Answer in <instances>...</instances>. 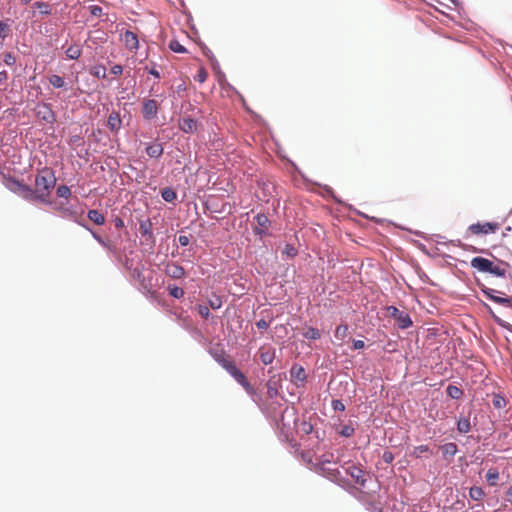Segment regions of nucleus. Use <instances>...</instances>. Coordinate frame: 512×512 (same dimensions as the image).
<instances>
[{
	"instance_id": "42",
	"label": "nucleus",
	"mask_w": 512,
	"mask_h": 512,
	"mask_svg": "<svg viewBox=\"0 0 512 512\" xmlns=\"http://www.w3.org/2000/svg\"><path fill=\"white\" fill-rule=\"evenodd\" d=\"M505 269L499 267V266H496L492 263L491 265V270H489L488 273H491L495 276H498V277H504L505 276Z\"/></svg>"
},
{
	"instance_id": "44",
	"label": "nucleus",
	"mask_w": 512,
	"mask_h": 512,
	"mask_svg": "<svg viewBox=\"0 0 512 512\" xmlns=\"http://www.w3.org/2000/svg\"><path fill=\"white\" fill-rule=\"evenodd\" d=\"M481 291H482V292H483V294H484L486 297H488L490 300H492V298H495V297H496V295H495L496 290H494V289H491V288H488V287H486V286L482 285V287H481Z\"/></svg>"
},
{
	"instance_id": "33",
	"label": "nucleus",
	"mask_w": 512,
	"mask_h": 512,
	"mask_svg": "<svg viewBox=\"0 0 512 512\" xmlns=\"http://www.w3.org/2000/svg\"><path fill=\"white\" fill-rule=\"evenodd\" d=\"M57 196L68 199L71 195V190L67 185H60L56 190Z\"/></svg>"
},
{
	"instance_id": "41",
	"label": "nucleus",
	"mask_w": 512,
	"mask_h": 512,
	"mask_svg": "<svg viewBox=\"0 0 512 512\" xmlns=\"http://www.w3.org/2000/svg\"><path fill=\"white\" fill-rule=\"evenodd\" d=\"M354 432L355 429L351 425H344L339 431V434L343 437H351L353 436Z\"/></svg>"
},
{
	"instance_id": "4",
	"label": "nucleus",
	"mask_w": 512,
	"mask_h": 512,
	"mask_svg": "<svg viewBox=\"0 0 512 512\" xmlns=\"http://www.w3.org/2000/svg\"><path fill=\"white\" fill-rule=\"evenodd\" d=\"M227 372L249 393L252 392V386L248 382L246 376L235 366L228 365Z\"/></svg>"
},
{
	"instance_id": "60",
	"label": "nucleus",
	"mask_w": 512,
	"mask_h": 512,
	"mask_svg": "<svg viewBox=\"0 0 512 512\" xmlns=\"http://www.w3.org/2000/svg\"><path fill=\"white\" fill-rule=\"evenodd\" d=\"M507 500L512 504V485L506 491Z\"/></svg>"
},
{
	"instance_id": "16",
	"label": "nucleus",
	"mask_w": 512,
	"mask_h": 512,
	"mask_svg": "<svg viewBox=\"0 0 512 512\" xmlns=\"http://www.w3.org/2000/svg\"><path fill=\"white\" fill-rule=\"evenodd\" d=\"M120 115L116 112H112L107 120V125L111 131H118L121 127Z\"/></svg>"
},
{
	"instance_id": "18",
	"label": "nucleus",
	"mask_w": 512,
	"mask_h": 512,
	"mask_svg": "<svg viewBox=\"0 0 512 512\" xmlns=\"http://www.w3.org/2000/svg\"><path fill=\"white\" fill-rule=\"evenodd\" d=\"M3 184L7 189L12 191L13 193H17L20 186L22 185V183L19 182L17 179L7 176H4Z\"/></svg>"
},
{
	"instance_id": "26",
	"label": "nucleus",
	"mask_w": 512,
	"mask_h": 512,
	"mask_svg": "<svg viewBox=\"0 0 512 512\" xmlns=\"http://www.w3.org/2000/svg\"><path fill=\"white\" fill-rule=\"evenodd\" d=\"M427 453L432 454V451L429 448V446L428 445H420V446H417L414 448L411 455L415 458H421L423 456V454H427Z\"/></svg>"
},
{
	"instance_id": "62",
	"label": "nucleus",
	"mask_w": 512,
	"mask_h": 512,
	"mask_svg": "<svg viewBox=\"0 0 512 512\" xmlns=\"http://www.w3.org/2000/svg\"><path fill=\"white\" fill-rule=\"evenodd\" d=\"M8 74L6 71H0V82L7 80Z\"/></svg>"
},
{
	"instance_id": "5",
	"label": "nucleus",
	"mask_w": 512,
	"mask_h": 512,
	"mask_svg": "<svg viewBox=\"0 0 512 512\" xmlns=\"http://www.w3.org/2000/svg\"><path fill=\"white\" fill-rule=\"evenodd\" d=\"M227 372L249 393L252 392V386L248 382L246 376L235 366L228 365Z\"/></svg>"
},
{
	"instance_id": "48",
	"label": "nucleus",
	"mask_w": 512,
	"mask_h": 512,
	"mask_svg": "<svg viewBox=\"0 0 512 512\" xmlns=\"http://www.w3.org/2000/svg\"><path fill=\"white\" fill-rule=\"evenodd\" d=\"M209 305L212 309H219L222 306V301L219 297L209 300Z\"/></svg>"
},
{
	"instance_id": "23",
	"label": "nucleus",
	"mask_w": 512,
	"mask_h": 512,
	"mask_svg": "<svg viewBox=\"0 0 512 512\" xmlns=\"http://www.w3.org/2000/svg\"><path fill=\"white\" fill-rule=\"evenodd\" d=\"M446 392L447 395L452 399H460L463 396V391L455 385H448Z\"/></svg>"
},
{
	"instance_id": "56",
	"label": "nucleus",
	"mask_w": 512,
	"mask_h": 512,
	"mask_svg": "<svg viewBox=\"0 0 512 512\" xmlns=\"http://www.w3.org/2000/svg\"><path fill=\"white\" fill-rule=\"evenodd\" d=\"M365 344H364V341L362 340H354L353 341V348L355 350H359V349H362L364 348Z\"/></svg>"
},
{
	"instance_id": "54",
	"label": "nucleus",
	"mask_w": 512,
	"mask_h": 512,
	"mask_svg": "<svg viewBox=\"0 0 512 512\" xmlns=\"http://www.w3.org/2000/svg\"><path fill=\"white\" fill-rule=\"evenodd\" d=\"M269 324L270 323L264 319H260L259 321L256 322V326L261 330L267 329L269 327Z\"/></svg>"
},
{
	"instance_id": "25",
	"label": "nucleus",
	"mask_w": 512,
	"mask_h": 512,
	"mask_svg": "<svg viewBox=\"0 0 512 512\" xmlns=\"http://www.w3.org/2000/svg\"><path fill=\"white\" fill-rule=\"evenodd\" d=\"M48 81L54 88H63L65 86L64 78L57 74L49 76Z\"/></svg>"
},
{
	"instance_id": "38",
	"label": "nucleus",
	"mask_w": 512,
	"mask_h": 512,
	"mask_svg": "<svg viewBox=\"0 0 512 512\" xmlns=\"http://www.w3.org/2000/svg\"><path fill=\"white\" fill-rule=\"evenodd\" d=\"M169 47L173 52H176V53L186 52V49L184 48V46L181 45L177 40L171 41L169 44Z\"/></svg>"
},
{
	"instance_id": "49",
	"label": "nucleus",
	"mask_w": 512,
	"mask_h": 512,
	"mask_svg": "<svg viewBox=\"0 0 512 512\" xmlns=\"http://www.w3.org/2000/svg\"><path fill=\"white\" fill-rule=\"evenodd\" d=\"M90 13L93 16L99 17L102 15V8L98 5H92L90 6Z\"/></svg>"
},
{
	"instance_id": "28",
	"label": "nucleus",
	"mask_w": 512,
	"mask_h": 512,
	"mask_svg": "<svg viewBox=\"0 0 512 512\" xmlns=\"http://www.w3.org/2000/svg\"><path fill=\"white\" fill-rule=\"evenodd\" d=\"M348 336V326L341 324L337 326L335 330V338L339 341H343Z\"/></svg>"
},
{
	"instance_id": "10",
	"label": "nucleus",
	"mask_w": 512,
	"mask_h": 512,
	"mask_svg": "<svg viewBox=\"0 0 512 512\" xmlns=\"http://www.w3.org/2000/svg\"><path fill=\"white\" fill-rule=\"evenodd\" d=\"M179 128L184 133H195L198 129V123L195 119L190 117H184L179 121Z\"/></svg>"
},
{
	"instance_id": "17",
	"label": "nucleus",
	"mask_w": 512,
	"mask_h": 512,
	"mask_svg": "<svg viewBox=\"0 0 512 512\" xmlns=\"http://www.w3.org/2000/svg\"><path fill=\"white\" fill-rule=\"evenodd\" d=\"M275 353L274 350L271 348H264L262 347L260 349V359L263 364L268 365L271 364L274 360Z\"/></svg>"
},
{
	"instance_id": "40",
	"label": "nucleus",
	"mask_w": 512,
	"mask_h": 512,
	"mask_svg": "<svg viewBox=\"0 0 512 512\" xmlns=\"http://www.w3.org/2000/svg\"><path fill=\"white\" fill-rule=\"evenodd\" d=\"M215 360L227 371L228 365H233L234 363L228 360L223 355H215Z\"/></svg>"
},
{
	"instance_id": "57",
	"label": "nucleus",
	"mask_w": 512,
	"mask_h": 512,
	"mask_svg": "<svg viewBox=\"0 0 512 512\" xmlns=\"http://www.w3.org/2000/svg\"><path fill=\"white\" fill-rule=\"evenodd\" d=\"M388 311H389L390 315L392 317H394L395 319L397 318L398 314L400 313V311L394 306L388 307Z\"/></svg>"
},
{
	"instance_id": "46",
	"label": "nucleus",
	"mask_w": 512,
	"mask_h": 512,
	"mask_svg": "<svg viewBox=\"0 0 512 512\" xmlns=\"http://www.w3.org/2000/svg\"><path fill=\"white\" fill-rule=\"evenodd\" d=\"M332 408L335 411H344L345 405L343 404V402L341 400L335 399L332 401Z\"/></svg>"
},
{
	"instance_id": "36",
	"label": "nucleus",
	"mask_w": 512,
	"mask_h": 512,
	"mask_svg": "<svg viewBox=\"0 0 512 512\" xmlns=\"http://www.w3.org/2000/svg\"><path fill=\"white\" fill-rule=\"evenodd\" d=\"M169 294L174 298H181L184 296V290L177 286H169L168 287Z\"/></svg>"
},
{
	"instance_id": "12",
	"label": "nucleus",
	"mask_w": 512,
	"mask_h": 512,
	"mask_svg": "<svg viewBox=\"0 0 512 512\" xmlns=\"http://www.w3.org/2000/svg\"><path fill=\"white\" fill-rule=\"evenodd\" d=\"M16 194H18L27 201L38 200V195L35 193V190H33L31 187L23 183Z\"/></svg>"
},
{
	"instance_id": "21",
	"label": "nucleus",
	"mask_w": 512,
	"mask_h": 512,
	"mask_svg": "<svg viewBox=\"0 0 512 512\" xmlns=\"http://www.w3.org/2000/svg\"><path fill=\"white\" fill-rule=\"evenodd\" d=\"M81 53L82 50L77 44L70 45L65 51L66 56L72 60L78 59L81 56Z\"/></svg>"
},
{
	"instance_id": "14",
	"label": "nucleus",
	"mask_w": 512,
	"mask_h": 512,
	"mask_svg": "<svg viewBox=\"0 0 512 512\" xmlns=\"http://www.w3.org/2000/svg\"><path fill=\"white\" fill-rule=\"evenodd\" d=\"M442 455L445 459L453 458L458 451V447L455 443L449 442L441 446Z\"/></svg>"
},
{
	"instance_id": "8",
	"label": "nucleus",
	"mask_w": 512,
	"mask_h": 512,
	"mask_svg": "<svg viewBox=\"0 0 512 512\" xmlns=\"http://www.w3.org/2000/svg\"><path fill=\"white\" fill-rule=\"evenodd\" d=\"M165 273L173 279H181L185 276L184 268L176 263H168L165 268Z\"/></svg>"
},
{
	"instance_id": "51",
	"label": "nucleus",
	"mask_w": 512,
	"mask_h": 512,
	"mask_svg": "<svg viewBox=\"0 0 512 512\" xmlns=\"http://www.w3.org/2000/svg\"><path fill=\"white\" fill-rule=\"evenodd\" d=\"M382 459L384 460V462L386 463H392L393 460H394V455L392 452L390 451H385L383 453V456H382Z\"/></svg>"
},
{
	"instance_id": "22",
	"label": "nucleus",
	"mask_w": 512,
	"mask_h": 512,
	"mask_svg": "<svg viewBox=\"0 0 512 512\" xmlns=\"http://www.w3.org/2000/svg\"><path fill=\"white\" fill-rule=\"evenodd\" d=\"M469 496L475 501H481L485 496L484 490L481 487L473 486L469 490Z\"/></svg>"
},
{
	"instance_id": "11",
	"label": "nucleus",
	"mask_w": 512,
	"mask_h": 512,
	"mask_svg": "<svg viewBox=\"0 0 512 512\" xmlns=\"http://www.w3.org/2000/svg\"><path fill=\"white\" fill-rule=\"evenodd\" d=\"M492 261L483 257H474L471 260V266L481 272H489L491 270Z\"/></svg>"
},
{
	"instance_id": "61",
	"label": "nucleus",
	"mask_w": 512,
	"mask_h": 512,
	"mask_svg": "<svg viewBox=\"0 0 512 512\" xmlns=\"http://www.w3.org/2000/svg\"><path fill=\"white\" fill-rule=\"evenodd\" d=\"M93 237L103 246H107V244L105 243V241L97 234L93 233Z\"/></svg>"
},
{
	"instance_id": "45",
	"label": "nucleus",
	"mask_w": 512,
	"mask_h": 512,
	"mask_svg": "<svg viewBox=\"0 0 512 512\" xmlns=\"http://www.w3.org/2000/svg\"><path fill=\"white\" fill-rule=\"evenodd\" d=\"M139 229H140V232L142 235H146V234L150 233V229H151L150 221L141 222Z\"/></svg>"
},
{
	"instance_id": "30",
	"label": "nucleus",
	"mask_w": 512,
	"mask_h": 512,
	"mask_svg": "<svg viewBox=\"0 0 512 512\" xmlns=\"http://www.w3.org/2000/svg\"><path fill=\"white\" fill-rule=\"evenodd\" d=\"M492 404L496 409H503L506 407L507 401L500 394H493Z\"/></svg>"
},
{
	"instance_id": "9",
	"label": "nucleus",
	"mask_w": 512,
	"mask_h": 512,
	"mask_svg": "<svg viewBox=\"0 0 512 512\" xmlns=\"http://www.w3.org/2000/svg\"><path fill=\"white\" fill-rule=\"evenodd\" d=\"M346 472L354 479L355 483L359 485H364L366 482L365 474L362 469L357 467L354 464H351L347 469Z\"/></svg>"
},
{
	"instance_id": "63",
	"label": "nucleus",
	"mask_w": 512,
	"mask_h": 512,
	"mask_svg": "<svg viewBox=\"0 0 512 512\" xmlns=\"http://www.w3.org/2000/svg\"><path fill=\"white\" fill-rule=\"evenodd\" d=\"M149 73H150L151 75H153L154 77H156V78H160V74H159V72H158L156 69H151V70L149 71Z\"/></svg>"
},
{
	"instance_id": "35",
	"label": "nucleus",
	"mask_w": 512,
	"mask_h": 512,
	"mask_svg": "<svg viewBox=\"0 0 512 512\" xmlns=\"http://www.w3.org/2000/svg\"><path fill=\"white\" fill-rule=\"evenodd\" d=\"M255 219L260 228H262V229L267 228V226L269 224V219L265 214L259 213L255 217Z\"/></svg>"
},
{
	"instance_id": "6",
	"label": "nucleus",
	"mask_w": 512,
	"mask_h": 512,
	"mask_svg": "<svg viewBox=\"0 0 512 512\" xmlns=\"http://www.w3.org/2000/svg\"><path fill=\"white\" fill-rule=\"evenodd\" d=\"M158 113V103L154 99H146L142 105V115L146 120L154 119Z\"/></svg>"
},
{
	"instance_id": "13",
	"label": "nucleus",
	"mask_w": 512,
	"mask_h": 512,
	"mask_svg": "<svg viewBox=\"0 0 512 512\" xmlns=\"http://www.w3.org/2000/svg\"><path fill=\"white\" fill-rule=\"evenodd\" d=\"M290 374L293 381L304 382L306 380L305 370L300 365H293Z\"/></svg>"
},
{
	"instance_id": "24",
	"label": "nucleus",
	"mask_w": 512,
	"mask_h": 512,
	"mask_svg": "<svg viewBox=\"0 0 512 512\" xmlns=\"http://www.w3.org/2000/svg\"><path fill=\"white\" fill-rule=\"evenodd\" d=\"M499 479V472L496 468H491L486 473V480L490 486H495Z\"/></svg>"
},
{
	"instance_id": "3",
	"label": "nucleus",
	"mask_w": 512,
	"mask_h": 512,
	"mask_svg": "<svg viewBox=\"0 0 512 512\" xmlns=\"http://www.w3.org/2000/svg\"><path fill=\"white\" fill-rule=\"evenodd\" d=\"M120 40L126 49L131 52H136L139 48L138 36L133 31L126 30L125 32L121 33Z\"/></svg>"
},
{
	"instance_id": "43",
	"label": "nucleus",
	"mask_w": 512,
	"mask_h": 512,
	"mask_svg": "<svg viewBox=\"0 0 512 512\" xmlns=\"http://www.w3.org/2000/svg\"><path fill=\"white\" fill-rule=\"evenodd\" d=\"M197 310H198V313L201 315V317L204 319H208V317L210 316V310L205 305H199L197 307Z\"/></svg>"
},
{
	"instance_id": "27",
	"label": "nucleus",
	"mask_w": 512,
	"mask_h": 512,
	"mask_svg": "<svg viewBox=\"0 0 512 512\" xmlns=\"http://www.w3.org/2000/svg\"><path fill=\"white\" fill-rule=\"evenodd\" d=\"M303 337L306 338V339L317 340V339H319L321 337V333H320V331L317 328L308 327L303 332Z\"/></svg>"
},
{
	"instance_id": "34",
	"label": "nucleus",
	"mask_w": 512,
	"mask_h": 512,
	"mask_svg": "<svg viewBox=\"0 0 512 512\" xmlns=\"http://www.w3.org/2000/svg\"><path fill=\"white\" fill-rule=\"evenodd\" d=\"M492 301L505 307H512V297L496 296Z\"/></svg>"
},
{
	"instance_id": "37",
	"label": "nucleus",
	"mask_w": 512,
	"mask_h": 512,
	"mask_svg": "<svg viewBox=\"0 0 512 512\" xmlns=\"http://www.w3.org/2000/svg\"><path fill=\"white\" fill-rule=\"evenodd\" d=\"M34 6L37 7L42 14L49 15L51 13V8L48 3L45 2H36Z\"/></svg>"
},
{
	"instance_id": "64",
	"label": "nucleus",
	"mask_w": 512,
	"mask_h": 512,
	"mask_svg": "<svg viewBox=\"0 0 512 512\" xmlns=\"http://www.w3.org/2000/svg\"><path fill=\"white\" fill-rule=\"evenodd\" d=\"M54 209H55L56 211H60V212H62V213H66V212H67V209H66V208H64V207H62V206H58V205H55Z\"/></svg>"
},
{
	"instance_id": "59",
	"label": "nucleus",
	"mask_w": 512,
	"mask_h": 512,
	"mask_svg": "<svg viewBox=\"0 0 512 512\" xmlns=\"http://www.w3.org/2000/svg\"><path fill=\"white\" fill-rule=\"evenodd\" d=\"M114 224H115V227L118 229H121L124 227V221L120 217L115 218Z\"/></svg>"
},
{
	"instance_id": "19",
	"label": "nucleus",
	"mask_w": 512,
	"mask_h": 512,
	"mask_svg": "<svg viewBox=\"0 0 512 512\" xmlns=\"http://www.w3.org/2000/svg\"><path fill=\"white\" fill-rule=\"evenodd\" d=\"M87 217L89 220L94 222L97 225H103L105 223V217L104 215L99 212L98 210L91 209L87 213Z\"/></svg>"
},
{
	"instance_id": "15",
	"label": "nucleus",
	"mask_w": 512,
	"mask_h": 512,
	"mask_svg": "<svg viewBox=\"0 0 512 512\" xmlns=\"http://www.w3.org/2000/svg\"><path fill=\"white\" fill-rule=\"evenodd\" d=\"M146 153L151 158H159L163 154V146L160 143H151L147 145Z\"/></svg>"
},
{
	"instance_id": "32",
	"label": "nucleus",
	"mask_w": 512,
	"mask_h": 512,
	"mask_svg": "<svg viewBox=\"0 0 512 512\" xmlns=\"http://www.w3.org/2000/svg\"><path fill=\"white\" fill-rule=\"evenodd\" d=\"M91 74L97 78H106V69L103 65H98L92 68Z\"/></svg>"
},
{
	"instance_id": "2",
	"label": "nucleus",
	"mask_w": 512,
	"mask_h": 512,
	"mask_svg": "<svg viewBox=\"0 0 512 512\" xmlns=\"http://www.w3.org/2000/svg\"><path fill=\"white\" fill-rule=\"evenodd\" d=\"M499 229L496 222L474 223L468 227V231L473 235L493 234Z\"/></svg>"
},
{
	"instance_id": "1",
	"label": "nucleus",
	"mask_w": 512,
	"mask_h": 512,
	"mask_svg": "<svg viewBox=\"0 0 512 512\" xmlns=\"http://www.w3.org/2000/svg\"><path fill=\"white\" fill-rule=\"evenodd\" d=\"M56 184V177L54 172L49 168H44L36 175L35 178V193L38 195V200L43 203H48V198Z\"/></svg>"
},
{
	"instance_id": "55",
	"label": "nucleus",
	"mask_w": 512,
	"mask_h": 512,
	"mask_svg": "<svg viewBox=\"0 0 512 512\" xmlns=\"http://www.w3.org/2000/svg\"><path fill=\"white\" fill-rule=\"evenodd\" d=\"M326 476L331 480H337L338 475L340 472L338 470H327Z\"/></svg>"
},
{
	"instance_id": "52",
	"label": "nucleus",
	"mask_w": 512,
	"mask_h": 512,
	"mask_svg": "<svg viewBox=\"0 0 512 512\" xmlns=\"http://www.w3.org/2000/svg\"><path fill=\"white\" fill-rule=\"evenodd\" d=\"M8 25L0 21V38L4 39L7 36Z\"/></svg>"
},
{
	"instance_id": "39",
	"label": "nucleus",
	"mask_w": 512,
	"mask_h": 512,
	"mask_svg": "<svg viewBox=\"0 0 512 512\" xmlns=\"http://www.w3.org/2000/svg\"><path fill=\"white\" fill-rule=\"evenodd\" d=\"M207 77H208V73H207L206 69H205V68H203V67H201V68L198 70L197 74L195 75L194 79H195L197 82H199V83H203V82H205V81H206Z\"/></svg>"
},
{
	"instance_id": "50",
	"label": "nucleus",
	"mask_w": 512,
	"mask_h": 512,
	"mask_svg": "<svg viewBox=\"0 0 512 512\" xmlns=\"http://www.w3.org/2000/svg\"><path fill=\"white\" fill-rule=\"evenodd\" d=\"M110 72L115 76H119L123 73V67L119 64H116L111 67Z\"/></svg>"
},
{
	"instance_id": "47",
	"label": "nucleus",
	"mask_w": 512,
	"mask_h": 512,
	"mask_svg": "<svg viewBox=\"0 0 512 512\" xmlns=\"http://www.w3.org/2000/svg\"><path fill=\"white\" fill-rule=\"evenodd\" d=\"M4 62L6 65L12 66L15 64V57L13 56L12 53L7 52L4 54Z\"/></svg>"
},
{
	"instance_id": "53",
	"label": "nucleus",
	"mask_w": 512,
	"mask_h": 512,
	"mask_svg": "<svg viewBox=\"0 0 512 512\" xmlns=\"http://www.w3.org/2000/svg\"><path fill=\"white\" fill-rule=\"evenodd\" d=\"M333 455L332 454H327V455H323L322 456V460H321V464H322V467H321V470L323 473H326V468L324 467L325 463H330V457H332Z\"/></svg>"
},
{
	"instance_id": "20",
	"label": "nucleus",
	"mask_w": 512,
	"mask_h": 512,
	"mask_svg": "<svg viewBox=\"0 0 512 512\" xmlns=\"http://www.w3.org/2000/svg\"><path fill=\"white\" fill-rule=\"evenodd\" d=\"M398 327L401 329L409 328L412 325V320L407 313L400 312L396 318Z\"/></svg>"
},
{
	"instance_id": "58",
	"label": "nucleus",
	"mask_w": 512,
	"mask_h": 512,
	"mask_svg": "<svg viewBox=\"0 0 512 512\" xmlns=\"http://www.w3.org/2000/svg\"><path fill=\"white\" fill-rule=\"evenodd\" d=\"M178 240L181 246H187L189 244V238L187 236L181 235Z\"/></svg>"
},
{
	"instance_id": "31",
	"label": "nucleus",
	"mask_w": 512,
	"mask_h": 512,
	"mask_svg": "<svg viewBox=\"0 0 512 512\" xmlns=\"http://www.w3.org/2000/svg\"><path fill=\"white\" fill-rule=\"evenodd\" d=\"M161 196L166 202H173L177 197L176 192L171 188L163 189L161 192Z\"/></svg>"
},
{
	"instance_id": "7",
	"label": "nucleus",
	"mask_w": 512,
	"mask_h": 512,
	"mask_svg": "<svg viewBox=\"0 0 512 512\" xmlns=\"http://www.w3.org/2000/svg\"><path fill=\"white\" fill-rule=\"evenodd\" d=\"M36 115L46 123H53L55 121V113L48 104L38 105L36 107Z\"/></svg>"
},
{
	"instance_id": "29",
	"label": "nucleus",
	"mask_w": 512,
	"mask_h": 512,
	"mask_svg": "<svg viewBox=\"0 0 512 512\" xmlns=\"http://www.w3.org/2000/svg\"><path fill=\"white\" fill-rule=\"evenodd\" d=\"M457 429L460 433L466 434L470 431L471 425L467 418H460L457 422Z\"/></svg>"
}]
</instances>
